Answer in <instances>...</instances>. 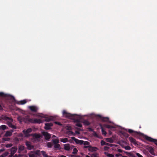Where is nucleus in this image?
Wrapping results in <instances>:
<instances>
[{
    "instance_id": "obj_15",
    "label": "nucleus",
    "mask_w": 157,
    "mask_h": 157,
    "mask_svg": "<svg viewBox=\"0 0 157 157\" xmlns=\"http://www.w3.org/2000/svg\"><path fill=\"white\" fill-rule=\"evenodd\" d=\"M64 149L66 151H69L70 149V144H67L64 145Z\"/></svg>"
},
{
    "instance_id": "obj_31",
    "label": "nucleus",
    "mask_w": 157,
    "mask_h": 157,
    "mask_svg": "<svg viewBox=\"0 0 157 157\" xmlns=\"http://www.w3.org/2000/svg\"><path fill=\"white\" fill-rule=\"evenodd\" d=\"M104 126L108 128H114V127L113 126L108 124H105Z\"/></svg>"
},
{
    "instance_id": "obj_30",
    "label": "nucleus",
    "mask_w": 157,
    "mask_h": 157,
    "mask_svg": "<svg viewBox=\"0 0 157 157\" xmlns=\"http://www.w3.org/2000/svg\"><path fill=\"white\" fill-rule=\"evenodd\" d=\"M54 144V148H55V149L57 148V149H60V146L59 144Z\"/></svg>"
},
{
    "instance_id": "obj_26",
    "label": "nucleus",
    "mask_w": 157,
    "mask_h": 157,
    "mask_svg": "<svg viewBox=\"0 0 157 157\" xmlns=\"http://www.w3.org/2000/svg\"><path fill=\"white\" fill-rule=\"evenodd\" d=\"M33 137L36 139H38L40 138V135L38 134H37L36 133L34 134L33 135Z\"/></svg>"
},
{
    "instance_id": "obj_9",
    "label": "nucleus",
    "mask_w": 157,
    "mask_h": 157,
    "mask_svg": "<svg viewBox=\"0 0 157 157\" xmlns=\"http://www.w3.org/2000/svg\"><path fill=\"white\" fill-rule=\"evenodd\" d=\"M25 144L27 147V149L28 150H31L33 148V146L32 145L30 142L28 141H26Z\"/></svg>"
},
{
    "instance_id": "obj_54",
    "label": "nucleus",
    "mask_w": 157,
    "mask_h": 157,
    "mask_svg": "<svg viewBox=\"0 0 157 157\" xmlns=\"http://www.w3.org/2000/svg\"><path fill=\"white\" fill-rule=\"evenodd\" d=\"M105 145H108V146H112V144H108V143H107L106 142H105Z\"/></svg>"
},
{
    "instance_id": "obj_1",
    "label": "nucleus",
    "mask_w": 157,
    "mask_h": 157,
    "mask_svg": "<svg viewBox=\"0 0 157 157\" xmlns=\"http://www.w3.org/2000/svg\"><path fill=\"white\" fill-rule=\"evenodd\" d=\"M63 114L67 117L74 119L75 122H76L77 123L80 122L79 119H75V116H77L76 114H72L70 113H68L65 110H63Z\"/></svg>"
},
{
    "instance_id": "obj_18",
    "label": "nucleus",
    "mask_w": 157,
    "mask_h": 157,
    "mask_svg": "<svg viewBox=\"0 0 157 157\" xmlns=\"http://www.w3.org/2000/svg\"><path fill=\"white\" fill-rule=\"evenodd\" d=\"M27 102V101L25 100H21L20 101H17L16 103L17 104L20 105H24Z\"/></svg>"
},
{
    "instance_id": "obj_42",
    "label": "nucleus",
    "mask_w": 157,
    "mask_h": 157,
    "mask_svg": "<svg viewBox=\"0 0 157 157\" xmlns=\"http://www.w3.org/2000/svg\"><path fill=\"white\" fill-rule=\"evenodd\" d=\"M9 154V153L8 152L6 151L4 153H3L2 155H3L4 157H5L7 156Z\"/></svg>"
},
{
    "instance_id": "obj_34",
    "label": "nucleus",
    "mask_w": 157,
    "mask_h": 157,
    "mask_svg": "<svg viewBox=\"0 0 157 157\" xmlns=\"http://www.w3.org/2000/svg\"><path fill=\"white\" fill-rule=\"evenodd\" d=\"M106 140L107 142L110 143H112L113 142V140L111 138H107L106 139Z\"/></svg>"
},
{
    "instance_id": "obj_50",
    "label": "nucleus",
    "mask_w": 157,
    "mask_h": 157,
    "mask_svg": "<svg viewBox=\"0 0 157 157\" xmlns=\"http://www.w3.org/2000/svg\"><path fill=\"white\" fill-rule=\"evenodd\" d=\"M136 155L138 157H143V156L139 153H136Z\"/></svg>"
},
{
    "instance_id": "obj_2",
    "label": "nucleus",
    "mask_w": 157,
    "mask_h": 157,
    "mask_svg": "<svg viewBox=\"0 0 157 157\" xmlns=\"http://www.w3.org/2000/svg\"><path fill=\"white\" fill-rule=\"evenodd\" d=\"M2 118L3 120L8 121V124L9 127L13 129H16V127L12 124L13 120L12 118L7 117L6 116H2Z\"/></svg>"
},
{
    "instance_id": "obj_16",
    "label": "nucleus",
    "mask_w": 157,
    "mask_h": 157,
    "mask_svg": "<svg viewBox=\"0 0 157 157\" xmlns=\"http://www.w3.org/2000/svg\"><path fill=\"white\" fill-rule=\"evenodd\" d=\"M129 140L131 143H133L134 144H136V140L132 137H130L129 138Z\"/></svg>"
},
{
    "instance_id": "obj_5",
    "label": "nucleus",
    "mask_w": 157,
    "mask_h": 157,
    "mask_svg": "<svg viewBox=\"0 0 157 157\" xmlns=\"http://www.w3.org/2000/svg\"><path fill=\"white\" fill-rule=\"evenodd\" d=\"M43 122V121L40 119L32 118L30 120V123L33 124H40Z\"/></svg>"
},
{
    "instance_id": "obj_13",
    "label": "nucleus",
    "mask_w": 157,
    "mask_h": 157,
    "mask_svg": "<svg viewBox=\"0 0 157 157\" xmlns=\"http://www.w3.org/2000/svg\"><path fill=\"white\" fill-rule=\"evenodd\" d=\"M98 149L96 147H92L91 146H90L89 151L91 152H94L98 150Z\"/></svg>"
},
{
    "instance_id": "obj_52",
    "label": "nucleus",
    "mask_w": 157,
    "mask_h": 157,
    "mask_svg": "<svg viewBox=\"0 0 157 157\" xmlns=\"http://www.w3.org/2000/svg\"><path fill=\"white\" fill-rule=\"evenodd\" d=\"M149 152L151 154H152V153L153 152V149L152 148H151V149Z\"/></svg>"
},
{
    "instance_id": "obj_35",
    "label": "nucleus",
    "mask_w": 157,
    "mask_h": 157,
    "mask_svg": "<svg viewBox=\"0 0 157 157\" xmlns=\"http://www.w3.org/2000/svg\"><path fill=\"white\" fill-rule=\"evenodd\" d=\"M41 153L44 157H47L48 155L46 154V152L43 151H41Z\"/></svg>"
},
{
    "instance_id": "obj_38",
    "label": "nucleus",
    "mask_w": 157,
    "mask_h": 157,
    "mask_svg": "<svg viewBox=\"0 0 157 157\" xmlns=\"http://www.w3.org/2000/svg\"><path fill=\"white\" fill-rule=\"evenodd\" d=\"M98 154L97 153H94L92 154L91 155V157H99Z\"/></svg>"
},
{
    "instance_id": "obj_48",
    "label": "nucleus",
    "mask_w": 157,
    "mask_h": 157,
    "mask_svg": "<svg viewBox=\"0 0 157 157\" xmlns=\"http://www.w3.org/2000/svg\"><path fill=\"white\" fill-rule=\"evenodd\" d=\"M54 123L55 124H56L60 126L62 125V124L61 123L57 121H55L54 122Z\"/></svg>"
},
{
    "instance_id": "obj_19",
    "label": "nucleus",
    "mask_w": 157,
    "mask_h": 157,
    "mask_svg": "<svg viewBox=\"0 0 157 157\" xmlns=\"http://www.w3.org/2000/svg\"><path fill=\"white\" fill-rule=\"evenodd\" d=\"M128 132L130 134H138V132L135 131L131 129H128Z\"/></svg>"
},
{
    "instance_id": "obj_40",
    "label": "nucleus",
    "mask_w": 157,
    "mask_h": 157,
    "mask_svg": "<svg viewBox=\"0 0 157 157\" xmlns=\"http://www.w3.org/2000/svg\"><path fill=\"white\" fill-rule=\"evenodd\" d=\"M47 147H48L51 148L52 147V144L51 143H50V142L47 143Z\"/></svg>"
},
{
    "instance_id": "obj_59",
    "label": "nucleus",
    "mask_w": 157,
    "mask_h": 157,
    "mask_svg": "<svg viewBox=\"0 0 157 157\" xmlns=\"http://www.w3.org/2000/svg\"><path fill=\"white\" fill-rule=\"evenodd\" d=\"M90 131H93V130L92 129H91V128H90Z\"/></svg>"
},
{
    "instance_id": "obj_33",
    "label": "nucleus",
    "mask_w": 157,
    "mask_h": 157,
    "mask_svg": "<svg viewBox=\"0 0 157 157\" xmlns=\"http://www.w3.org/2000/svg\"><path fill=\"white\" fill-rule=\"evenodd\" d=\"M84 124L86 125H89L90 124V123L87 120H85L83 122Z\"/></svg>"
},
{
    "instance_id": "obj_51",
    "label": "nucleus",
    "mask_w": 157,
    "mask_h": 157,
    "mask_svg": "<svg viewBox=\"0 0 157 157\" xmlns=\"http://www.w3.org/2000/svg\"><path fill=\"white\" fill-rule=\"evenodd\" d=\"M90 145L89 146H84L83 147V148H88V150H89Z\"/></svg>"
},
{
    "instance_id": "obj_14",
    "label": "nucleus",
    "mask_w": 157,
    "mask_h": 157,
    "mask_svg": "<svg viewBox=\"0 0 157 157\" xmlns=\"http://www.w3.org/2000/svg\"><path fill=\"white\" fill-rule=\"evenodd\" d=\"M29 108L33 112H36L38 109L37 107L34 106H29Z\"/></svg>"
},
{
    "instance_id": "obj_37",
    "label": "nucleus",
    "mask_w": 157,
    "mask_h": 157,
    "mask_svg": "<svg viewBox=\"0 0 157 157\" xmlns=\"http://www.w3.org/2000/svg\"><path fill=\"white\" fill-rule=\"evenodd\" d=\"M44 117L45 119V121H46L49 122L52 120V119L51 118L46 117Z\"/></svg>"
},
{
    "instance_id": "obj_60",
    "label": "nucleus",
    "mask_w": 157,
    "mask_h": 157,
    "mask_svg": "<svg viewBox=\"0 0 157 157\" xmlns=\"http://www.w3.org/2000/svg\"><path fill=\"white\" fill-rule=\"evenodd\" d=\"M76 133H78H78H79V132H78V131H76Z\"/></svg>"
},
{
    "instance_id": "obj_56",
    "label": "nucleus",
    "mask_w": 157,
    "mask_h": 157,
    "mask_svg": "<svg viewBox=\"0 0 157 157\" xmlns=\"http://www.w3.org/2000/svg\"><path fill=\"white\" fill-rule=\"evenodd\" d=\"M118 151L119 152H122V150L121 149H118Z\"/></svg>"
},
{
    "instance_id": "obj_6",
    "label": "nucleus",
    "mask_w": 157,
    "mask_h": 157,
    "mask_svg": "<svg viewBox=\"0 0 157 157\" xmlns=\"http://www.w3.org/2000/svg\"><path fill=\"white\" fill-rule=\"evenodd\" d=\"M32 131V129L31 128H29L27 130L24 129L23 131V132L24 133L25 137H29L30 135L29 133L31 132Z\"/></svg>"
},
{
    "instance_id": "obj_10",
    "label": "nucleus",
    "mask_w": 157,
    "mask_h": 157,
    "mask_svg": "<svg viewBox=\"0 0 157 157\" xmlns=\"http://www.w3.org/2000/svg\"><path fill=\"white\" fill-rule=\"evenodd\" d=\"M13 132V131L12 130H10L9 131H7L4 135L5 136L8 137L11 136Z\"/></svg>"
},
{
    "instance_id": "obj_44",
    "label": "nucleus",
    "mask_w": 157,
    "mask_h": 157,
    "mask_svg": "<svg viewBox=\"0 0 157 157\" xmlns=\"http://www.w3.org/2000/svg\"><path fill=\"white\" fill-rule=\"evenodd\" d=\"M2 140L5 141H9L10 140V139L9 138H3Z\"/></svg>"
},
{
    "instance_id": "obj_41",
    "label": "nucleus",
    "mask_w": 157,
    "mask_h": 157,
    "mask_svg": "<svg viewBox=\"0 0 157 157\" xmlns=\"http://www.w3.org/2000/svg\"><path fill=\"white\" fill-rule=\"evenodd\" d=\"M7 94H5L4 93L1 92H0V96L3 97H6Z\"/></svg>"
},
{
    "instance_id": "obj_21",
    "label": "nucleus",
    "mask_w": 157,
    "mask_h": 157,
    "mask_svg": "<svg viewBox=\"0 0 157 157\" xmlns=\"http://www.w3.org/2000/svg\"><path fill=\"white\" fill-rule=\"evenodd\" d=\"M40 151L39 150H37L36 151H32V152L34 153L36 155H38V156H39L40 155Z\"/></svg>"
},
{
    "instance_id": "obj_53",
    "label": "nucleus",
    "mask_w": 157,
    "mask_h": 157,
    "mask_svg": "<svg viewBox=\"0 0 157 157\" xmlns=\"http://www.w3.org/2000/svg\"><path fill=\"white\" fill-rule=\"evenodd\" d=\"M122 155L121 154H120V153H118V154H116V156L117 157H119L120 156H121Z\"/></svg>"
},
{
    "instance_id": "obj_57",
    "label": "nucleus",
    "mask_w": 157,
    "mask_h": 157,
    "mask_svg": "<svg viewBox=\"0 0 157 157\" xmlns=\"http://www.w3.org/2000/svg\"><path fill=\"white\" fill-rule=\"evenodd\" d=\"M59 157H67L66 156L63 155H60L59 156Z\"/></svg>"
},
{
    "instance_id": "obj_27",
    "label": "nucleus",
    "mask_w": 157,
    "mask_h": 157,
    "mask_svg": "<svg viewBox=\"0 0 157 157\" xmlns=\"http://www.w3.org/2000/svg\"><path fill=\"white\" fill-rule=\"evenodd\" d=\"M67 134L68 135L71 134L74 136H75V135L72 131L70 130L68 131L67 132Z\"/></svg>"
},
{
    "instance_id": "obj_4",
    "label": "nucleus",
    "mask_w": 157,
    "mask_h": 157,
    "mask_svg": "<svg viewBox=\"0 0 157 157\" xmlns=\"http://www.w3.org/2000/svg\"><path fill=\"white\" fill-rule=\"evenodd\" d=\"M71 139L72 140H74L77 144H79L80 145L83 144L84 146L89 145L90 144V142L88 141H84L82 140H79L74 137H71Z\"/></svg>"
},
{
    "instance_id": "obj_8",
    "label": "nucleus",
    "mask_w": 157,
    "mask_h": 157,
    "mask_svg": "<svg viewBox=\"0 0 157 157\" xmlns=\"http://www.w3.org/2000/svg\"><path fill=\"white\" fill-rule=\"evenodd\" d=\"M145 139L150 142H154L157 146V140L153 139L147 136L145 137Z\"/></svg>"
},
{
    "instance_id": "obj_58",
    "label": "nucleus",
    "mask_w": 157,
    "mask_h": 157,
    "mask_svg": "<svg viewBox=\"0 0 157 157\" xmlns=\"http://www.w3.org/2000/svg\"><path fill=\"white\" fill-rule=\"evenodd\" d=\"M13 157H18L17 155H15Z\"/></svg>"
},
{
    "instance_id": "obj_28",
    "label": "nucleus",
    "mask_w": 157,
    "mask_h": 157,
    "mask_svg": "<svg viewBox=\"0 0 157 157\" xmlns=\"http://www.w3.org/2000/svg\"><path fill=\"white\" fill-rule=\"evenodd\" d=\"M3 107H4V105L2 101H0V110H3Z\"/></svg>"
},
{
    "instance_id": "obj_63",
    "label": "nucleus",
    "mask_w": 157,
    "mask_h": 157,
    "mask_svg": "<svg viewBox=\"0 0 157 157\" xmlns=\"http://www.w3.org/2000/svg\"><path fill=\"white\" fill-rule=\"evenodd\" d=\"M1 137V135H0V137Z\"/></svg>"
},
{
    "instance_id": "obj_3",
    "label": "nucleus",
    "mask_w": 157,
    "mask_h": 157,
    "mask_svg": "<svg viewBox=\"0 0 157 157\" xmlns=\"http://www.w3.org/2000/svg\"><path fill=\"white\" fill-rule=\"evenodd\" d=\"M30 119L31 118H29V116H19L17 117V120L21 124L22 122H24L27 124H29L30 123Z\"/></svg>"
},
{
    "instance_id": "obj_32",
    "label": "nucleus",
    "mask_w": 157,
    "mask_h": 157,
    "mask_svg": "<svg viewBox=\"0 0 157 157\" xmlns=\"http://www.w3.org/2000/svg\"><path fill=\"white\" fill-rule=\"evenodd\" d=\"M102 121H103L107 122L109 120V118L108 117H102L101 119Z\"/></svg>"
},
{
    "instance_id": "obj_45",
    "label": "nucleus",
    "mask_w": 157,
    "mask_h": 157,
    "mask_svg": "<svg viewBox=\"0 0 157 157\" xmlns=\"http://www.w3.org/2000/svg\"><path fill=\"white\" fill-rule=\"evenodd\" d=\"M12 144H7L6 145V147H12Z\"/></svg>"
},
{
    "instance_id": "obj_61",
    "label": "nucleus",
    "mask_w": 157,
    "mask_h": 157,
    "mask_svg": "<svg viewBox=\"0 0 157 157\" xmlns=\"http://www.w3.org/2000/svg\"><path fill=\"white\" fill-rule=\"evenodd\" d=\"M0 157H4L2 155H0Z\"/></svg>"
},
{
    "instance_id": "obj_11",
    "label": "nucleus",
    "mask_w": 157,
    "mask_h": 157,
    "mask_svg": "<svg viewBox=\"0 0 157 157\" xmlns=\"http://www.w3.org/2000/svg\"><path fill=\"white\" fill-rule=\"evenodd\" d=\"M72 139L71 140H68V139L67 138H61L60 139V141L63 143H66L67 142H69L70 143H72Z\"/></svg>"
},
{
    "instance_id": "obj_55",
    "label": "nucleus",
    "mask_w": 157,
    "mask_h": 157,
    "mask_svg": "<svg viewBox=\"0 0 157 157\" xmlns=\"http://www.w3.org/2000/svg\"><path fill=\"white\" fill-rule=\"evenodd\" d=\"M5 151V149L4 148H2L0 149V152H3Z\"/></svg>"
},
{
    "instance_id": "obj_39",
    "label": "nucleus",
    "mask_w": 157,
    "mask_h": 157,
    "mask_svg": "<svg viewBox=\"0 0 157 157\" xmlns=\"http://www.w3.org/2000/svg\"><path fill=\"white\" fill-rule=\"evenodd\" d=\"M25 148V147L24 146L22 145H21L19 147V150L22 151Z\"/></svg>"
},
{
    "instance_id": "obj_29",
    "label": "nucleus",
    "mask_w": 157,
    "mask_h": 157,
    "mask_svg": "<svg viewBox=\"0 0 157 157\" xmlns=\"http://www.w3.org/2000/svg\"><path fill=\"white\" fill-rule=\"evenodd\" d=\"M126 155L129 157H135V156L132 154L130 152H126Z\"/></svg>"
},
{
    "instance_id": "obj_62",
    "label": "nucleus",
    "mask_w": 157,
    "mask_h": 157,
    "mask_svg": "<svg viewBox=\"0 0 157 157\" xmlns=\"http://www.w3.org/2000/svg\"><path fill=\"white\" fill-rule=\"evenodd\" d=\"M52 157V156H48V157Z\"/></svg>"
},
{
    "instance_id": "obj_12",
    "label": "nucleus",
    "mask_w": 157,
    "mask_h": 157,
    "mask_svg": "<svg viewBox=\"0 0 157 157\" xmlns=\"http://www.w3.org/2000/svg\"><path fill=\"white\" fill-rule=\"evenodd\" d=\"M45 125L44 128L46 130H49L51 128L50 127L53 126V124L51 123H46Z\"/></svg>"
},
{
    "instance_id": "obj_25",
    "label": "nucleus",
    "mask_w": 157,
    "mask_h": 157,
    "mask_svg": "<svg viewBox=\"0 0 157 157\" xmlns=\"http://www.w3.org/2000/svg\"><path fill=\"white\" fill-rule=\"evenodd\" d=\"M108 157H114V155L112 154L109 153L107 152H105L104 153Z\"/></svg>"
},
{
    "instance_id": "obj_36",
    "label": "nucleus",
    "mask_w": 157,
    "mask_h": 157,
    "mask_svg": "<svg viewBox=\"0 0 157 157\" xmlns=\"http://www.w3.org/2000/svg\"><path fill=\"white\" fill-rule=\"evenodd\" d=\"M78 150L76 148H74L73 149V152L72 153L74 154H76L78 152Z\"/></svg>"
},
{
    "instance_id": "obj_23",
    "label": "nucleus",
    "mask_w": 157,
    "mask_h": 157,
    "mask_svg": "<svg viewBox=\"0 0 157 157\" xmlns=\"http://www.w3.org/2000/svg\"><path fill=\"white\" fill-rule=\"evenodd\" d=\"M52 141L54 144H58L59 143V140L58 139H53Z\"/></svg>"
},
{
    "instance_id": "obj_47",
    "label": "nucleus",
    "mask_w": 157,
    "mask_h": 157,
    "mask_svg": "<svg viewBox=\"0 0 157 157\" xmlns=\"http://www.w3.org/2000/svg\"><path fill=\"white\" fill-rule=\"evenodd\" d=\"M124 148L126 150H130L131 149V147L128 146L125 147Z\"/></svg>"
},
{
    "instance_id": "obj_46",
    "label": "nucleus",
    "mask_w": 157,
    "mask_h": 157,
    "mask_svg": "<svg viewBox=\"0 0 157 157\" xmlns=\"http://www.w3.org/2000/svg\"><path fill=\"white\" fill-rule=\"evenodd\" d=\"M122 134L127 137H128L129 136L128 134L125 132H123Z\"/></svg>"
},
{
    "instance_id": "obj_24",
    "label": "nucleus",
    "mask_w": 157,
    "mask_h": 157,
    "mask_svg": "<svg viewBox=\"0 0 157 157\" xmlns=\"http://www.w3.org/2000/svg\"><path fill=\"white\" fill-rule=\"evenodd\" d=\"M29 157H37V156L34 153L32 152V151H31L30 153L29 154Z\"/></svg>"
},
{
    "instance_id": "obj_20",
    "label": "nucleus",
    "mask_w": 157,
    "mask_h": 157,
    "mask_svg": "<svg viewBox=\"0 0 157 157\" xmlns=\"http://www.w3.org/2000/svg\"><path fill=\"white\" fill-rule=\"evenodd\" d=\"M101 132L102 135H104L105 136L107 134L106 132L105 131V130L103 128L102 126L101 125Z\"/></svg>"
},
{
    "instance_id": "obj_43",
    "label": "nucleus",
    "mask_w": 157,
    "mask_h": 157,
    "mask_svg": "<svg viewBox=\"0 0 157 157\" xmlns=\"http://www.w3.org/2000/svg\"><path fill=\"white\" fill-rule=\"evenodd\" d=\"M76 125L79 127H81L82 126V124L80 122L77 123L76 124Z\"/></svg>"
},
{
    "instance_id": "obj_7",
    "label": "nucleus",
    "mask_w": 157,
    "mask_h": 157,
    "mask_svg": "<svg viewBox=\"0 0 157 157\" xmlns=\"http://www.w3.org/2000/svg\"><path fill=\"white\" fill-rule=\"evenodd\" d=\"M42 134L44 136L45 139L46 140H48L51 138V135L47 132H42Z\"/></svg>"
},
{
    "instance_id": "obj_22",
    "label": "nucleus",
    "mask_w": 157,
    "mask_h": 157,
    "mask_svg": "<svg viewBox=\"0 0 157 157\" xmlns=\"http://www.w3.org/2000/svg\"><path fill=\"white\" fill-rule=\"evenodd\" d=\"M8 128L7 126L5 125H2L0 126V130H4L7 129Z\"/></svg>"
},
{
    "instance_id": "obj_17",
    "label": "nucleus",
    "mask_w": 157,
    "mask_h": 157,
    "mask_svg": "<svg viewBox=\"0 0 157 157\" xmlns=\"http://www.w3.org/2000/svg\"><path fill=\"white\" fill-rule=\"evenodd\" d=\"M17 150V148L14 147H12L11 150V154L13 155L16 152Z\"/></svg>"
},
{
    "instance_id": "obj_49",
    "label": "nucleus",
    "mask_w": 157,
    "mask_h": 157,
    "mask_svg": "<svg viewBox=\"0 0 157 157\" xmlns=\"http://www.w3.org/2000/svg\"><path fill=\"white\" fill-rule=\"evenodd\" d=\"M101 145H104L105 144V142L104 141L102 140L101 141Z\"/></svg>"
}]
</instances>
